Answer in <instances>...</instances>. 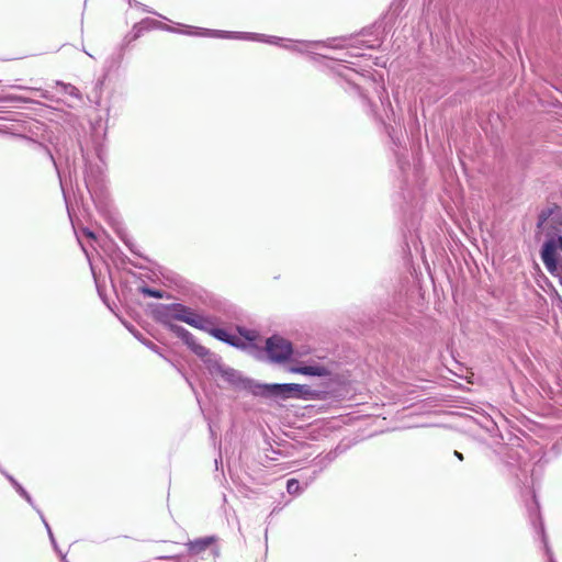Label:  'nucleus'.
<instances>
[{
	"mask_svg": "<svg viewBox=\"0 0 562 562\" xmlns=\"http://www.w3.org/2000/svg\"><path fill=\"white\" fill-rule=\"evenodd\" d=\"M268 358L273 363H285L293 355V346L285 338L273 335L266 340Z\"/></svg>",
	"mask_w": 562,
	"mask_h": 562,
	"instance_id": "obj_3",
	"label": "nucleus"
},
{
	"mask_svg": "<svg viewBox=\"0 0 562 562\" xmlns=\"http://www.w3.org/2000/svg\"><path fill=\"white\" fill-rule=\"evenodd\" d=\"M213 542V537H205L190 541L187 546L191 554H199L205 551Z\"/></svg>",
	"mask_w": 562,
	"mask_h": 562,
	"instance_id": "obj_7",
	"label": "nucleus"
},
{
	"mask_svg": "<svg viewBox=\"0 0 562 562\" xmlns=\"http://www.w3.org/2000/svg\"><path fill=\"white\" fill-rule=\"evenodd\" d=\"M260 391H254L256 395L276 396L282 398L302 397L308 393L307 386L296 383L289 384H260L257 385Z\"/></svg>",
	"mask_w": 562,
	"mask_h": 562,
	"instance_id": "obj_2",
	"label": "nucleus"
},
{
	"mask_svg": "<svg viewBox=\"0 0 562 562\" xmlns=\"http://www.w3.org/2000/svg\"><path fill=\"white\" fill-rule=\"evenodd\" d=\"M289 494H297L300 492V483L296 479H290L286 483Z\"/></svg>",
	"mask_w": 562,
	"mask_h": 562,
	"instance_id": "obj_9",
	"label": "nucleus"
},
{
	"mask_svg": "<svg viewBox=\"0 0 562 562\" xmlns=\"http://www.w3.org/2000/svg\"><path fill=\"white\" fill-rule=\"evenodd\" d=\"M289 371L312 376H328L330 374V371L325 366L321 364L291 367Z\"/></svg>",
	"mask_w": 562,
	"mask_h": 562,
	"instance_id": "obj_5",
	"label": "nucleus"
},
{
	"mask_svg": "<svg viewBox=\"0 0 562 562\" xmlns=\"http://www.w3.org/2000/svg\"><path fill=\"white\" fill-rule=\"evenodd\" d=\"M454 456H456L460 461H462V460L464 459V458H463V454H462L461 452L457 451V450L454 451Z\"/></svg>",
	"mask_w": 562,
	"mask_h": 562,
	"instance_id": "obj_12",
	"label": "nucleus"
},
{
	"mask_svg": "<svg viewBox=\"0 0 562 562\" xmlns=\"http://www.w3.org/2000/svg\"><path fill=\"white\" fill-rule=\"evenodd\" d=\"M159 321L176 334L188 348L199 358L205 360L210 356V350L199 344L193 335L186 328L173 324V321L183 322L194 328H206L212 322L209 318L195 313L192 308L179 303H172L164 306L159 312Z\"/></svg>",
	"mask_w": 562,
	"mask_h": 562,
	"instance_id": "obj_1",
	"label": "nucleus"
},
{
	"mask_svg": "<svg viewBox=\"0 0 562 562\" xmlns=\"http://www.w3.org/2000/svg\"><path fill=\"white\" fill-rule=\"evenodd\" d=\"M143 292L150 297H157V299L162 297V293L158 290L145 288V289H143Z\"/></svg>",
	"mask_w": 562,
	"mask_h": 562,
	"instance_id": "obj_10",
	"label": "nucleus"
},
{
	"mask_svg": "<svg viewBox=\"0 0 562 562\" xmlns=\"http://www.w3.org/2000/svg\"><path fill=\"white\" fill-rule=\"evenodd\" d=\"M558 206L554 205V206H551V207H548L546 210H542L539 214V217H538V227L540 228L544 223L553 214L554 210H557Z\"/></svg>",
	"mask_w": 562,
	"mask_h": 562,
	"instance_id": "obj_8",
	"label": "nucleus"
},
{
	"mask_svg": "<svg viewBox=\"0 0 562 562\" xmlns=\"http://www.w3.org/2000/svg\"><path fill=\"white\" fill-rule=\"evenodd\" d=\"M201 330H204L216 339L227 342L232 346H239V339L237 337L228 335L224 329L213 328V323L211 325H206V328H201Z\"/></svg>",
	"mask_w": 562,
	"mask_h": 562,
	"instance_id": "obj_6",
	"label": "nucleus"
},
{
	"mask_svg": "<svg viewBox=\"0 0 562 562\" xmlns=\"http://www.w3.org/2000/svg\"><path fill=\"white\" fill-rule=\"evenodd\" d=\"M240 334H241L243 336H245L248 340H254V339L256 338L255 333H250V331L243 333V331H240Z\"/></svg>",
	"mask_w": 562,
	"mask_h": 562,
	"instance_id": "obj_11",
	"label": "nucleus"
},
{
	"mask_svg": "<svg viewBox=\"0 0 562 562\" xmlns=\"http://www.w3.org/2000/svg\"><path fill=\"white\" fill-rule=\"evenodd\" d=\"M560 249L562 251V237L560 236L558 239H550L544 243L541 250V258L547 268V270L551 273H554L558 269V263L555 259V251Z\"/></svg>",
	"mask_w": 562,
	"mask_h": 562,
	"instance_id": "obj_4",
	"label": "nucleus"
}]
</instances>
